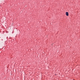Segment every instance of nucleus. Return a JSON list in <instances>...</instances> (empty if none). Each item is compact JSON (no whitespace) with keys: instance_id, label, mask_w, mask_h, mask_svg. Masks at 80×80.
Listing matches in <instances>:
<instances>
[{"instance_id":"obj_1","label":"nucleus","mask_w":80,"mask_h":80,"mask_svg":"<svg viewBox=\"0 0 80 80\" xmlns=\"http://www.w3.org/2000/svg\"><path fill=\"white\" fill-rule=\"evenodd\" d=\"M66 15H67V16H68V12H66Z\"/></svg>"}]
</instances>
